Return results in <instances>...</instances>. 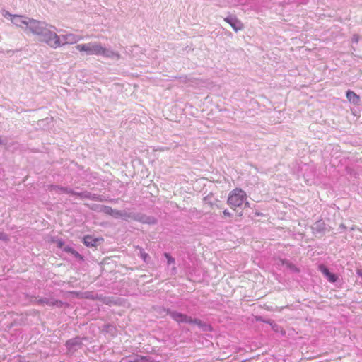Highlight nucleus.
Returning <instances> with one entry per match:
<instances>
[{
  "label": "nucleus",
  "instance_id": "nucleus-6",
  "mask_svg": "<svg viewBox=\"0 0 362 362\" xmlns=\"http://www.w3.org/2000/svg\"><path fill=\"white\" fill-rule=\"evenodd\" d=\"M318 269L327 278L329 281L334 283L337 281L338 277L334 274L331 273L324 264H320Z\"/></svg>",
  "mask_w": 362,
  "mask_h": 362
},
{
  "label": "nucleus",
  "instance_id": "nucleus-19",
  "mask_svg": "<svg viewBox=\"0 0 362 362\" xmlns=\"http://www.w3.org/2000/svg\"><path fill=\"white\" fill-rule=\"evenodd\" d=\"M223 216L225 218H226V217H231L232 216V213H230L228 210L225 209L223 211Z\"/></svg>",
  "mask_w": 362,
  "mask_h": 362
},
{
  "label": "nucleus",
  "instance_id": "nucleus-4",
  "mask_svg": "<svg viewBox=\"0 0 362 362\" xmlns=\"http://www.w3.org/2000/svg\"><path fill=\"white\" fill-rule=\"evenodd\" d=\"M44 37V41L52 48H57L62 45L59 36L54 32L48 31L47 33H45Z\"/></svg>",
  "mask_w": 362,
  "mask_h": 362
},
{
  "label": "nucleus",
  "instance_id": "nucleus-24",
  "mask_svg": "<svg viewBox=\"0 0 362 362\" xmlns=\"http://www.w3.org/2000/svg\"><path fill=\"white\" fill-rule=\"evenodd\" d=\"M192 324H195L200 326L202 325V321L199 319H193Z\"/></svg>",
  "mask_w": 362,
  "mask_h": 362
},
{
  "label": "nucleus",
  "instance_id": "nucleus-3",
  "mask_svg": "<svg viewBox=\"0 0 362 362\" xmlns=\"http://www.w3.org/2000/svg\"><path fill=\"white\" fill-rule=\"evenodd\" d=\"M44 23L34 19L28 18L27 24L25 25V30L34 35H42L43 34Z\"/></svg>",
  "mask_w": 362,
  "mask_h": 362
},
{
  "label": "nucleus",
  "instance_id": "nucleus-26",
  "mask_svg": "<svg viewBox=\"0 0 362 362\" xmlns=\"http://www.w3.org/2000/svg\"><path fill=\"white\" fill-rule=\"evenodd\" d=\"M56 243H57L58 247H59V248H62L64 245V243L61 240H57Z\"/></svg>",
  "mask_w": 362,
  "mask_h": 362
},
{
  "label": "nucleus",
  "instance_id": "nucleus-5",
  "mask_svg": "<svg viewBox=\"0 0 362 362\" xmlns=\"http://www.w3.org/2000/svg\"><path fill=\"white\" fill-rule=\"evenodd\" d=\"M11 17V22L16 26L23 28V25H26L28 18H25L23 16L11 15L7 13Z\"/></svg>",
  "mask_w": 362,
  "mask_h": 362
},
{
  "label": "nucleus",
  "instance_id": "nucleus-27",
  "mask_svg": "<svg viewBox=\"0 0 362 362\" xmlns=\"http://www.w3.org/2000/svg\"><path fill=\"white\" fill-rule=\"evenodd\" d=\"M73 255H74L75 257H78V258H80V259H82L81 255L78 252H76V250H74V251Z\"/></svg>",
  "mask_w": 362,
  "mask_h": 362
},
{
  "label": "nucleus",
  "instance_id": "nucleus-25",
  "mask_svg": "<svg viewBox=\"0 0 362 362\" xmlns=\"http://www.w3.org/2000/svg\"><path fill=\"white\" fill-rule=\"evenodd\" d=\"M64 251L67 252H70L71 254H73L74 250L70 247H64Z\"/></svg>",
  "mask_w": 362,
  "mask_h": 362
},
{
  "label": "nucleus",
  "instance_id": "nucleus-15",
  "mask_svg": "<svg viewBox=\"0 0 362 362\" xmlns=\"http://www.w3.org/2000/svg\"><path fill=\"white\" fill-rule=\"evenodd\" d=\"M84 198L92 199V200H95V201H100V200L99 199L98 196L95 195V194L92 195L90 193H85Z\"/></svg>",
  "mask_w": 362,
  "mask_h": 362
},
{
  "label": "nucleus",
  "instance_id": "nucleus-13",
  "mask_svg": "<svg viewBox=\"0 0 362 362\" xmlns=\"http://www.w3.org/2000/svg\"><path fill=\"white\" fill-rule=\"evenodd\" d=\"M170 316L177 322H184V319H185V315L177 312L171 313Z\"/></svg>",
  "mask_w": 362,
  "mask_h": 362
},
{
  "label": "nucleus",
  "instance_id": "nucleus-10",
  "mask_svg": "<svg viewBox=\"0 0 362 362\" xmlns=\"http://www.w3.org/2000/svg\"><path fill=\"white\" fill-rule=\"evenodd\" d=\"M99 239L94 238L90 235H86L83 238V243L86 246H95L98 242Z\"/></svg>",
  "mask_w": 362,
  "mask_h": 362
},
{
  "label": "nucleus",
  "instance_id": "nucleus-2",
  "mask_svg": "<svg viewBox=\"0 0 362 362\" xmlns=\"http://www.w3.org/2000/svg\"><path fill=\"white\" fill-rule=\"evenodd\" d=\"M79 52H85L88 54L103 55L110 57L114 54L98 43L80 44L76 46Z\"/></svg>",
  "mask_w": 362,
  "mask_h": 362
},
{
  "label": "nucleus",
  "instance_id": "nucleus-7",
  "mask_svg": "<svg viewBox=\"0 0 362 362\" xmlns=\"http://www.w3.org/2000/svg\"><path fill=\"white\" fill-rule=\"evenodd\" d=\"M224 21L229 23L236 32L243 29V24L236 18H226Z\"/></svg>",
  "mask_w": 362,
  "mask_h": 362
},
{
  "label": "nucleus",
  "instance_id": "nucleus-21",
  "mask_svg": "<svg viewBox=\"0 0 362 362\" xmlns=\"http://www.w3.org/2000/svg\"><path fill=\"white\" fill-rule=\"evenodd\" d=\"M165 256L166 257V258L168 259V264H171V263H173L174 262V259L172 258L168 253H165Z\"/></svg>",
  "mask_w": 362,
  "mask_h": 362
},
{
  "label": "nucleus",
  "instance_id": "nucleus-17",
  "mask_svg": "<svg viewBox=\"0 0 362 362\" xmlns=\"http://www.w3.org/2000/svg\"><path fill=\"white\" fill-rule=\"evenodd\" d=\"M60 190L64 192V193H66V194H73L74 193V191L71 190V189H69L68 188H64V187H62L60 188Z\"/></svg>",
  "mask_w": 362,
  "mask_h": 362
},
{
  "label": "nucleus",
  "instance_id": "nucleus-22",
  "mask_svg": "<svg viewBox=\"0 0 362 362\" xmlns=\"http://www.w3.org/2000/svg\"><path fill=\"white\" fill-rule=\"evenodd\" d=\"M0 240L7 241L8 240V238L7 235L1 233H0Z\"/></svg>",
  "mask_w": 362,
  "mask_h": 362
},
{
  "label": "nucleus",
  "instance_id": "nucleus-29",
  "mask_svg": "<svg viewBox=\"0 0 362 362\" xmlns=\"http://www.w3.org/2000/svg\"><path fill=\"white\" fill-rule=\"evenodd\" d=\"M19 362H21V361Z\"/></svg>",
  "mask_w": 362,
  "mask_h": 362
},
{
  "label": "nucleus",
  "instance_id": "nucleus-8",
  "mask_svg": "<svg viewBox=\"0 0 362 362\" xmlns=\"http://www.w3.org/2000/svg\"><path fill=\"white\" fill-rule=\"evenodd\" d=\"M346 98L347 100L353 103L354 105H358L359 102H360V96L358 95H357L355 92L351 90H348L346 93Z\"/></svg>",
  "mask_w": 362,
  "mask_h": 362
},
{
  "label": "nucleus",
  "instance_id": "nucleus-11",
  "mask_svg": "<svg viewBox=\"0 0 362 362\" xmlns=\"http://www.w3.org/2000/svg\"><path fill=\"white\" fill-rule=\"evenodd\" d=\"M103 211L105 214H110L111 216H113L115 217H121L122 216V214L117 210H113L111 207L109 206H104L103 207Z\"/></svg>",
  "mask_w": 362,
  "mask_h": 362
},
{
  "label": "nucleus",
  "instance_id": "nucleus-23",
  "mask_svg": "<svg viewBox=\"0 0 362 362\" xmlns=\"http://www.w3.org/2000/svg\"><path fill=\"white\" fill-rule=\"evenodd\" d=\"M72 195H76V196L79 197L81 198H84L85 193L74 192V193Z\"/></svg>",
  "mask_w": 362,
  "mask_h": 362
},
{
  "label": "nucleus",
  "instance_id": "nucleus-9",
  "mask_svg": "<svg viewBox=\"0 0 362 362\" xmlns=\"http://www.w3.org/2000/svg\"><path fill=\"white\" fill-rule=\"evenodd\" d=\"M63 38L64 39L65 42H62V45L67 43L74 44L83 39L81 36H76L73 34L66 35L63 36Z\"/></svg>",
  "mask_w": 362,
  "mask_h": 362
},
{
  "label": "nucleus",
  "instance_id": "nucleus-18",
  "mask_svg": "<svg viewBox=\"0 0 362 362\" xmlns=\"http://www.w3.org/2000/svg\"><path fill=\"white\" fill-rule=\"evenodd\" d=\"M139 359L142 360V362H155L154 361L151 360L149 358L146 356H139Z\"/></svg>",
  "mask_w": 362,
  "mask_h": 362
},
{
  "label": "nucleus",
  "instance_id": "nucleus-16",
  "mask_svg": "<svg viewBox=\"0 0 362 362\" xmlns=\"http://www.w3.org/2000/svg\"><path fill=\"white\" fill-rule=\"evenodd\" d=\"M139 250H140V255H141V258L144 261H146V259L148 257V255L146 252H145L142 248H139Z\"/></svg>",
  "mask_w": 362,
  "mask_h": 362
},
{
  "label": "nucleus",
  "instance_id": "nucleus-12",
  "mask_svg": "<svg viewBox=\"0 0 362 362\" xmlns=\"http://www.w3.org/2000/svg\"><path fill=\"white\" fill-rule=\"evenodd\" d=\"M282 264L285 265L288 269H289L291 271L295 273L300 272V269L293 264L288 262V260L284 259L281 260Z\"/></svg>",
  "mask_w": 362,
  "mask_h": 362
},
{
  "label": "nucleus",
  "instance_id": "nucleus-1",
  "mask_svg": "<svg viewBox=\"0 0 362 362\" xmlns=\"http://www.w3.org/2000/svg\"><path fill=\"white\" fill-rule=\"evenodd\" d=\"M247 197L246 192L240 188H235L230 192L227 204L239 216H242L243 210L245 206H249L247 201Z\"/></svg>",
  "mask_w": 362,
  "mask_h": 362
},
{
  "label": "nucleus",
  "instance_id": "nucleus-28",
  "mask_svg": "<svg viewBox=\"0 0 362 362\" xmlns=\"http://www.w3.org/2000/svg\"><path fill=\"white\" fill-rule=\"evenodd\" d=\"M130 362H142V360H139V356H136V357L134 359V361H130Z\"/></svg>",
  "mask_w": 362,
  "mask_h": 362
},
{
  "label": "nucleus",
  "instance_id": "nucleus-14",
  "mask_svg": "<svg viewBox=\"0 0 362 362\" xmlns=\"http://www.w3.org/2000/svg\"><path fill=\"white\" fill-rule=\"evenodd\" d=\"M37 303L40 305L46 304V305H58V304L61 305L62 302L56 301L54 303H50L48 300L40 299L37 300Z\"/></svg>",
  "mask_w": 362,
  "mask_h": 362
},
{
  "label": "nucleus",
  "instance_id": "nucleus-20",
  "mask_svg": "<svg viewBox=\"0 0 362 362\" xmlns=\"http://www.w3.org/2000/svg\"><path fill=\"white\" fill-rule=\"evenodd\" d=\"M192 322H193V319L191 317H189L185 315V319H184V322L192 324Z\"/></svg>",
  "mask_w": 362,
  "mask_h": 362
}]
</instances>
